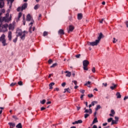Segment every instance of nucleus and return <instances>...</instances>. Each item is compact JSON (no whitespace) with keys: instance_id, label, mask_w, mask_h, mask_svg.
Returning <instances> with one entry per match:
<instances>
[{"instance_id":"nucleus-3","label":"nucleus","mask_w":128,"mask_h":128,"mask_svg":"<svg viewBox=\"0 0 128 128\" xmlns=\"http://www.w3.org/2000/svg\"><path fill=\"white\" fill-rule=\"evenodd\" d=\"M98 44H100L98 40H96L93 42H88V46H98Z\"/></svg>"},{"instance_id":"nucleus-23","label":"nucleus","mask_w":128,"mask_h":128,"mask_svg":"<svg viewBox=\"0 0 128 128\" xmlns=\"http://www.w3.org/2000/svg\"><path fill=\"white\" fill-rule=\"evenodd\" d=\"M78 20H82V14H78Z\"/></svg>"},{"instance_id":"nucleus-25","label":"nucleus","mask_w":128,"mask_h":128,"mask_svg":"<svg viewBox=\"0 0 128 128\" xmlns=\"http://www.w3.org/2000/svg\"><path fill=\"white\" fill-rule=\"evenodd\" d=\"M20 38L22 40H24V38H26V34H23Z\"/></svg>"},{"instance_id":"nucleus-62","label":"nucleus","mask_w":128,"mask_h":128,"mask_svg":"<svg viewBox=\"0 0 128 128\" xmlns=\"http://www.w3.org/2000/svg\"><path fill=\"white\" fill-rule=\"evenodd\" d=\"M104 20V18H102V20H100V24H102V22H103Z\"/></svg>"},{"instance_id":"nucleus-33","label":"nucleus","mask_w":128,"mask_h":128,"mask_svg":"<svg viewBox=\"0 0 128 128\" xmlns=\"http://www.w3.org/2000/svg\"><path fill=\"white\" fill-rule=\"evenodd\" d=\"M38 8H40V5L38 4H36L34 7V10H38Z\"/></svg>"},{"instance_id":"nucleus-48","label":"nucleus","mask_w":128,"mask_h":128,"mask_svg":"<svg viewBox=\"0 0 128 128\" xmlns=\"http://www.w3.org/2000/svg\"><path fill=\"white\" fill-rule=\"evenodd\" d=\"M18 42V38H16L15 39L13 40V42Z\"/></svg>"},{"instance_id":"nucleus-12","label":"nucleus","mask_w":128,"mask_h":128,"mask_svg":"<svg viewBox=\"0 0 128 128\" xmlns=\"http://www.w3.org/2000/svg\"><path fill=\"white\" fill-rule=\"evenodd\" d=\"M6 40V35L2 34V36L0 37V42H2L3 40Z\"/></svg>"},{"instance_id":"nucleus-58","label":"nucleus","mask_w":128,"mask_h":128,"mask_svg":"<svg viewBox=\"0 0 128 128\" xmlns=\"http://www.w3.org/2000/svg\"><path fill=\"white\" fill-rule=\"evenodd\" d=\"M22 22L24 26H26V20H23Z\"/></svg>"},{"instance_id":"nucleus-38","label":"nucleus","mask_w":128,"mask_h":128,"mask_svg":"<svg viewBox=\"0 0 128 128\" xmlns=\"http://www.w3.org/2000/svg\"><path fill=\"white\" fill-rule=\"evenodd\" d=\"M22 12V7H18L17 8V12Z\"/></svg>"},{"instance_id":"nucleus-24","label":"nucleus","mask_w":128,"mask_h":128,"mask_svg":"<svg viewBox=\"0 0 128 128\" xmlns=\"http://www.w3.org/2000/svg\"><path fill=\"white\" fill-rule=\"evenodd\" d=\"M52 86H54V82H51L49 84V86H50V90H52Z\"/></svg>"},{"instance_id":"nucleus-35","label":"nucleus","mask_w":128,"mask_h":128,"mask_svg":"<svg viewBox=\"0 0 128 128\" xmlns=\"http://www.w3.org/2000/svg\"><path fill=\"white\" fill-rule=\"evenodd\" d=\"M22 12H20L18 14V18H22Z\"/></svg>"},{"instance_id":"nucleus-6","label":"nucleus","mask_w":128,"mask_h":128,"mask_svg":"<svg viewBox=\"0 0 128 128\" xmlns=\"http://www.w3.org/2000/svg\"><path fill=\"white\" fill-rule=\"evenodd\" d=\"M22 8V12L24 10H26L28 8V3H24Z\"/></svg>"},{"instance_id":"nucleus-13","label":"nucleus","mask_w":128,"mask_h":128,"mask_svg":"<svg viewBox=\"0 0 128 128\" xmlns=\"http://www.w3.org/2000/svg\"><path fill=\"white\" fill-rule=\"evenodd\" d=\"M64 73L67 74H66V76H68V78H70V76H72V72H70L69 71L66 70L64 72Z\"/></svg>"},{"instance_id":"nucleus-59","label":"nucleus","mask_w":128,"mask_h":128,"mask_svg":"<svg viewBox=\"0 0 128 128\" xmlns=\"http://www.w3.org/2000/svg\"><path fill=\"white\" fill-rule=\"evenodd\" d=\"M16 22H18L19 20H20V18H16Z\"/></svg>"},{"instance_id":"nucleus-21","label":"nucleus","mask_w":128,"mask_h":128,"mask_svg":"<svg viewBox=\"0 0 128 128\" xmlns=\"http://www.w3.org/2000/svg\"><path fill=\"white\" fill-rule=\"evenodd\" d=\"M59 34H64V32L63 30H60L58 32Z\"/></svg>"},{"instance_id":"nucleus-4","label":"nucleus","mask_w":128,"mask_h":128,"mask_svg":"<svg viewBox=\"0 0 128 128\" xmlns=\"http://www.w3.org/2000/svg\"><path fill=\"white\" fill-rule=\"evenodd\" d=\"M12 24H10L9 26L8 25V26L7 28H8L10 30H14V24H16V22H14Z\"/></svg>"},{"instance_id":"nucleus-45","label":"nucleus","mask_w":128,"mask_h":128,"mask_svg":"<svg viewBox=\"0 0 128 128\" xmlns=\"http://www.w3.org/2000/svg\"><path fill=\"white\" fill-rule=\"evenodd\" d=\"M18 84L19 86H22V81L18 82Z\"/></svg>"},{"instance_id":"nucleus-29","label":"nucleus","mask_w":128,"mask_h":128,"mask_svg":"<svg viewBox=\"0 0 128 128\" xmlns=\"http://www.w3.org/2000/svg\"><path fill=\"white\" fill-rule=\"evenodd\" d=\"M98 118H95L92 122V124H96V122H98Z\"/></svg>"},{"instance_id":"nucleus-39","label":"nucleus","mask_w":128,"mask_h":128,"mask_svg":"<svg viewBox=\"0 0 128 128\" xmlns=\"http://www.w3.org/2000/svg\"><path fill=\"white\" fill-rule=\"evenodd\" d=\"M66 82H64L62 84V86L63 88H64V86H66Z\"/></svg>"},{"instance_id":"nucleus-54","label":"nucleus","mask_w":128,"mask_h":128,"mask_svg":"<svg viewBox=\"0 0 128 128\" xmlns=\"http://www.w3.org/2000/svg\"><path fill=\"white\" fill-rule=\"evenodd\" d=\"M44 110H46V108H44V107H42L40 108V110H42V111Z\"/></svg>"},{"instance_id":"nucleus-14","label":"nucleus","mask_w":128,"mask_h":128,"mask_svg":"<svg viewBox=\"0 0 128 128\" xmlns=\"http://www.w3.org/2000/svg\"><path fill=\"white\" fill-rule=\"evenodd\" d=\"M17 34H18V36H22V30L20 29L18 30Z\"/></svg>"},{"instance_id":"nucleus-60","label":"nucleus","mask_w":128,"mask_h":128,"mask_svg":"<svg viewBox=\"0 0 128 128\" xmlns=\"http://www.w3.org/2000/svg\"><path fill=\"white\" fill-rule=\"evenodd\" d=\"M54 90H56L57 92H58V90H60V88H56Z\"/></svg>"},{"instance_id":"nucleus-17","label":"nucleus","mask_w":128,"mask_h":128,"mask_svg":"<svg viewBox=\"0 0 128 128\" xmlns=\"http://www.w3.org/2000/svg\"><path fill=\"white\" fill-rule=\"evenodd\" d=\"M8 124L10 126V128H14L16 126V124L14 123L9 122Z\"/></svg>"},{"instance_id":"nucleus-61","label":"nucleus","mask_w":128,"mask_h":128,"mask_svg":"<svg viewBox=\"0 0 128 128\" xmlns=\"http://www.w3.org/2000/svg\"><path fill=\"white\" fill-rule=\"evenodd\" d=\"M103 126H108V123H104L102 124Z\"/></svg>"},{"instance_id":"nucleus-49","label":"nucleus","mask_w":128,"mask_h":128,"mask_svg":"<svg viewBox=\"0 0 128 128\" xmlns=\"http://www.w3.org/2000/svg\"><path fill=\"white\" fill-rule=\"evenodd\" d=\"M88 84H90V82L88 81L87 83L84 84V86H88Z\"/></svg>"},{"instance_id":"nucleus-47","label":"nucleus","mask_w":128,"mask_h":128,"mask_svg":"<svg viewBox=\"0 0 128 128\" xmlns=\"http://www.w3.org/2000/svg\"><path fill=\"white\" fill-rule=\"evenodd\" d=\"M43 34H44V36H48V32H44Z\"/></svg>"},{"instance_id":"nucleus-26","label":"nucleus","mask_w":128,"mask_h":128,"mask_svg":"<svg viewBox=\"0 0 128 128\" xmlns=\"http://www.w3.org/2000/svg\"><path fill=\"white\" fill-rule=\"evenodd\" d=\"M118 124V121L114 120H112V122L111 124V126H112V124Z\"/></svg>"},{"instance_id":"nucleus-51","label":"nucleus","mask_w":128,"mask_h":128,"mask_svg":"<svg viewBox=\"0 0 128 128\" xmlns=\"http://www.w3.org/2000/svg\"><path fill=\"white\" fill-rule=\"evenodd\" d=\"M92 72H96V68H94V67L92 68Z\"/></svg>"},{"instance_id":"nucleus-18","label":"nucleus","mask_w":128,"mask_h":128,"mask_svg":"<svg viewBox=\"0 0 128 128\" xmlns=\"http://www.w3.org/2000/svg\"><path fill=\"white\" fill-rule=\"evenodd\" d=\"M1 42L3 46H8V44H6V40H4L3 41H1Z\"/></svg>"},{"instance_id":"nucleus-15","label":"nucleus","mask_w":128,"mask_h":128,"mask_svg":"<svg viewBox=\"0 0 128 128\" xmlns=\"http://www.w3.org/2000/svg\"><path fill=\"white\" fill-rule=\"evenodd\" d=\"M12 32H8V38L10 40H12Z\"/></svg>"},{"instance_id":"nucleus-63","label":"nucleus","mask_w":128,"mask_h":128,"mask_svg":"<svg viewBox=\"0 0 128 128\" xmlns=\"http://www.w3.org/2000/svg\"><path fill=\"white\" fill-rule=\"evenodd\" d=\"M52 104V102L48 101V102H46V104Z\"/></svg>"},{"instance_id":"nucleus-2","label":"nucleus","mask_w":128,"mask_h":128,"mask_svg":"<svg viewBox=\"0 0 128 128\" xmlns=\"http://www.w3.org/2000/svg\"><path fill=\"white\" fill-rule=\"evenodd\" d=\"M83 64V69L84 70H88V66L90 64V62L88 60H84L82 62Z\"/></svg>"},{"instance_id":"nucleus-64","label":"nucleus","mask_w":128,"mask_h":128,"mask_svg":"<svg viewBox=\"0 0 128 128\" xmlns=\"http://www.w3.org/2000/svg\"><path fill=\"white\" fill-rule=\"evenodd\" d=\"M126 27L128 28V21H126Z\"/></svg>"},{"instance_id":"nucleus-36","label":"nucleus","mask_w":128,"mask_h":128,"mask_svg":"<svg viewBox=\"0 0 128 128\" xmlns=\"http://www.w3.org/2000/svg\"><path fill=\"white\" fill-rule=\"evenodd\" d=\"M88 116H90V114H84V118H88Z\"/></svg>"},{"instance_id":"nucleus-57","label":"nucleus","mask_w":128,"mask_h":128,"mask_svg":"<svg viewBox=\"0 0 128 128\" xmlns=\"http://www.w3.org/2000/svg\"><path fill=\"white\" fill-rule=\"evenodd\" d=\"M80 92H82V94H84V90H80Z\"/></svg>"},{"instance_id":"nucleus-34","label":"nucleus","mask_w":128,"mask_h":128,"mask_svg":"<svg viewBox=\"0 0 128 128\" xmlns=\"http://www.w3.org/2000/svg\"><path fill=\"white\" fill-rule=\"evenodd\" d=\"M46 100H43L42 101H40V102L42 104H46Z\"/></svg>"},{"instance_id":"nucleus-11","label":"nucleus","mask_w":128,"mask_h":128,"mask_svg":"<svg viewBox=\"0 0 128 128\" xmlns=\"http://www.w3.org/2000/svg\"><path fill=\"white\" fill-rule=\"evenodd\" d=\"M32 20V16L30 14H28L26 16V22H30Z\"/></svg>"},{"instance_id":"nucleus-46","label":"nucleus","mask_w":128,"mask_h":128,"mask_svg":"<svg viewBox=\"0 0 128 128\" xmlns=\"http://www.w3.org/2000/svg\"><path fill=\"white\" fill-rule=\"evenodd\" d=\"M118 42V40L116 39V38H114V40H113V44H116Z\"/></svg>"},{"instance_id":"nucleus-28","label":"nucleus","mask_w":128,"mask_h":128,"mask_svg":"<svg viewBox=\"0 0 128 128\" xmlns=\"http://www.w3.org/2000/svg\"><path fill=\"white\" fill-rule=\"evenodd\" d=\"M98 104V101H93L91 103V104L92 106H94V104Z\"/></svg>"},{"instance_id":"nucleus-20","label":"nucleus","mask_w":128,"mask_h":128,"mask_svg":"<svg viewBox=\"0 0 128 128\" xmlns=\"http://www.w3.org/2000/svg\"><path fill=\"white\" fill-rule=\"evenodd\" d=\"M116 96H117V98H122V95H120V92H117L116 93Z\"/></svg>"},{"instance_id":"nucleus-52","label":"nucleus","mask_w":128,"mask_h":128,"mask_svg":"<svg viewBox=\"0 0 128 128\" xmlns=\"http://www.w3.org/2000/svg\"><path fill=\"white\" fill-rule=\"evenodd\" d=\"M1 12H2H2H3V14L6 12V10H4V9L1 10Z\"/></svg>"},{"instance_id":"nucleus-8","label":"nucleus","mask_w":128,"mask_h":128,"mask_svg":"<svg viewBox=\"0 0 128 128\" xmlns=\"http://www.w3.org/2000/svg\"><path fill=\"white\" fill-rule=\"evenodd\" d=\"M112 86H110V88L112 90H114L115 88H116V87L118 86V84H116L114 83H112Z\"/></svg>"},{"instance_id":"nucleus-27","label":"nucleus","mask_w":128,"mask_h":128,"mask_svg":"<svg viewBox=\"0 0 128 128\" xmlns=\"http://www.w3.org/2000/svg\"><path fill=\"white\" fill-rule=\"evenodd\" d=\"M16 128H22V124L21 123H19L18 124H17L16 126Z\"/></svg>"},{"instance_id":"nucleus-50","label":"nucleus","mask_w":128,"mask_h":128,"mask_svg":"<svg viewBox=\"0 0 128 128\" xmlns=\"http://www.w3.org/2000/svg\"><path fill=\"white\" fill-rule=\"evenodd\" d=\"M128 99V96H125L124 98V100H126Z\"/></svg>"},{"instance_id":"nucleus-1","label":"nucleus","mask_w":128,"mask_h":128,"mask_svg":"<svg viewBox=\"0 0 128 128\" xmlns=\"http://www.w3.org/2000/svg\"><path fill=\"white\" fill-rule=\"evenodd\" d=\"M2 13L0 12V32H8V24L2 25V22H8L12 20V16H10V14L7 13L6 16L2 17Z\"/></svg>"},{"instance_id":"nucleus-22","label":"nucleus","mask_w":128,"mask_h":128,"mask_svg":"<svg viewBox=\"0 0 128 128\" xmlns=\"http://www.w3.org/2000/svg\"><path fill=\"white\" fill-rule=\"evenodd\" d=\"M4 6V2H2L0 1V8H2Z\"/></svg>"},{"instance_id":"nucleus-40","label":"nucleus","mask_w":128,"mask_h":128,"mask_svg":"<svg viewBox=\"0 0 128 128\" xmlns=\"http://www.w3.org/2000/svg\"><path fill=\"white\" fill-rule=\"evenodd\" d=\"M76 58H80V54H76Z\"/></svg>"},{"instance_id":"nucleus-53","label":"nucleus","mask_w":128,"mask_h":128,"mask_svg":"<svg viewBox=\"0 0 128 128\" xmlns=\"http://www.w3.org/2000/svg\"><path fill=\"white\" fill-rule=\"evenodd\" d=\"M114 118L116 120H116V122H118V117L115 116Z\"/></svg>"},{"instance_id":"nucleus-10","label":"nucleus","mask_w":128,"mask_h":128,"mask_svg":"<svg viewBox=\"0 0 128 128\" xmlns=\"http://www.w3.org/2000/svg\"><path fill=\"white\" fill-rule=\"evenodd\" d=\"M84 112L90 114H92V108H90L89 110H86Z\"/></svg>"},{"instance_id":"nucleus-44","label":"nucleus","mask_w":128,"mask_h":128,"mask_svg":"<svg viewBox=\"0 0 128 128\" xmlns=\"http://www.w3.org/2000/svg\"><path fill=\"white\" fill-rule=\"evenodd\" d=\"M72 82H74L75 86H76V84H78V82H76V80H72Z\"/></svg>"},{"instance_id":"nucleus-5","label":"nucleus","mask_w":128,"mask_h":128,"mask_svg":"<svg viewBox=\"0 0 128 128\" xmlns=\"http://www.w3.org/2000/svg\"><path fill=\"white\" fill-rule=\"evenodd\" d=\"M34 20H31L30 23L29 24V26H30L29 28V32L30 34H32V25L34 24Z\"/></svg>"},{"instance_id":"nucleus-37","label":"nucleus","mask_w":128,"mask_h":128,"mask_svg":"<svg viewBox=\"0 0 128 128\" xmlns=\"http://www.w3.org/2000/svg\"><path fill=\"white\" fill-rule=\"evenodd\" d=\"M112 118H110L108 119V122H112Z\"/></svg>"},{"instance_id":"nucleus-41","label":"nucleus","mask_w":128,"mask_h":128,"mask_svg":"<svg viewBox=\"0 0 128 128\" xmlns=\"http://www.w3.org/2000/svg\"><path fill=\"white\" fill-rule=\"evenodd\" d=\"M48 62L50 64H52V59H50L48 61Z\"/></svg>"},{"instance_id":"nucleus-56","label":"nucleus","mask_w":128,"mask_h":128,"mask_svg":"<svg viewBox=\"0 0 128 128\" xmlns=\"http://www.w3.org/2000/svg\"><path fill=\"white\" fill-rule=\"evenodd\" d=\"M12 3L10 2V4L9 5L10 8H12Z\"/></svg>"},{"instance_id":"nucleus-19","label":"nucleus","mask_w":128,"mask_h":128,"mask_svg":"<svg viewBox=\"0 0 128 128\" xmlns=\"http://www.w3.org/2000/svg\"><path fill=\"white\" fill-rule=\"evenodd\" d=\"M64 94H66V92H69V94H70V88H65L64 90Z\"/></svg>"},{"instance_id":"nucleus-9","label":"nucleus","mask_w":128,"mask_h":128,"mask_svg":"<svg viewBox=\"0 0 128 128\" xmlns=\"http://www.w3.org/2000/svg\"><path fill=\"white\" fill-rule=\"evenodd\" d=\"M74 30V27L73 26L70 25L69 26L68 32H72Z\"/></svg>"},{"instance_id":"nucleus-43","label":"nucleus","mask_w":128,"mask_h":128,"mask_svg":"<svg viewBox=\"0 0 128 128\" xmlns=\"http://www.w3.org/2000/svg\"><path fill=\"white\" fill-rule=\"evenodd\" d=\"M111 113L112 114H116V112H114V110H111Z\"/></svg>"},{"instance_id":"nucleus-7","label":"nucleus","mask_w":128,"mask_h":128,"mask_svg":"<svg viewBox=\"0 0 128 128\" xmlns=\"http://www.w3.org/2000/svg\"><path fill=\"white\" fill-rule=\"evenodd\" d=\"M102 38H104V35L102 34V33L100 32L99 34V36L98 38V40H98V42H100V40H102Z\"/></svg>"},{"instance_id":"nucleus-31","label":"nucleus","mask_w":128,"mask_h":128,"mask_svg":"<svg viewBox=\"0 0 128 128\" xmlns=\"http://www.w3.org/2000/svg\"><path fill=\"white\" fill-rule=\"evenodd\" d=\"M6 1L8 2V4H9L10 2H11V4H12V2H14V0H6Z\"/></svg>"},{"instance_id":"nucleus-32","label":"nucleus","mask_w":128,"mask_h":128,"mask_svg":"<svg viewBox=\"0 0 128 128\" xmlns=\"http://www.w3.org/2000/svg\"><path fill=\"white\" fill-rule=\"evenodd\" d=\"M58 66V64L54 63L52 66H50V68H54V67L56 66Z\"/></svg>"},{"instance_id":"nucleus-42","label":"nucleus","mask_w":128,"mask_h":128,"mask_svg":"<svg viewBox=\"0 0 128 128\" xmlns=\"http://www.w3.org/2000/svg\"><path fill=\"white\" fill-rule=\"evenodd\" d=\"M88 98H94V94H88Z\"/></svg>"},{"instance_id":"nucleus-30","label":"nucleus","mask_w":128,"mask_h":128,"mask_svg":"<svg viewBox=\"0 0 128 128\" xmlns=\"http://www.w3.org/2000/svg\"><path fill=\"white\" fill-rule=\"evenodd\" d=\"M100 108H102V107L100 106V105H98L97 106H96V108H95V110H96V112H97V110H100Z\"/></svg>"},{"instance_id":"nucleus-55","label":"nucleus","mask_w":128,"mask_h":128,"mask_svg":"<svg viewBox=\"0 0 128 128\" xmlns=\"http://www.w3.org/2000/svg\"><path fill=\"white\" fill-rule=\"evenodd\" d=\"M16 84V83H12L10 84V86H15Z\"/></svg>"},{"instance_id":"nucleus-16","label":"nucleus","mask_w":128,"mask_h":128,"mask_svg":"<svg viewBox=\"0 0 128 128\" xmlns=\"http://www.w3.org/2000/svg\"><path fill=\"white\" fill-rule=\"evenodd\" d=\"M82 120H78L77 121H75L74 122H72V124H82Z\"/></svg>"}]
</instances>
